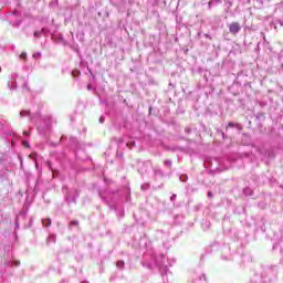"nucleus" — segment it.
I'll list each match as a JSON object with an SVG mask.
<instances>
[{"label": "nucleus", "mask_w": 283, "mask_h": 283, "mask_svg": "<svg viewBox=\"0 0 283 283\" xmlns=\"http://www.w3.org/2000/svg\"><path fill=\"white\" fill-rule=\"evenodd\" d=\"M62 192L67 205H76V199L81 196V192L76 188H67V186L62 187Z\"/></svg>", "instance_id": "f257e3e1"}, {"label": "nucleus", "mask_w": 283, "mask_h": 283, "mask_svg": "<svg viewBox=\"0 0 283 283\" xmlns=\"http://www.w3.org/2000/svg\"><path fill=\"white\" fill-rule=\"evenodd\" d=\"M155 264L159 268L161 277L165 282V276L169 274V268L167 266V258L165 256V254H159L155 256Z\"/></svg>", "instance_id": "f03ea898"}, {"label": "nucleus", "mask_w": 283, "mask_h": 283, "mask_svg": "<svg viewBox=\"0 0 283 283\" xmlns=\"http://www.w3.org/2000/svg\"><path fill=\"white\" fill-rule=\"evenodd\" d=\"M36 129L40 136H48L50 134V129H52V122L50 117H43L40 124H36Z\"/></svg>", "instance_id": "7ed1b4c3"}, {"label": "nucleus", "mask_w": 283, "mask_h": 283, "mask_svg": "<svg viewBox=\"0 0 283 283\" xmlns=\"http://www.w3.org/2000/svg\"><path fill=\"white\" fill-rule=\"evenodd\" d=\"M240 30H242V27L240 25V23L238 22H232L229 25V32L230 34H238V32H240Z\"/></svg>", "instance_id": "20e7f679"}, {"label": "nucleus", "mask_w": 283, "mask_h": 283, "mask_svg": "<svg viewBox=\"0 0 283 283\" xmlns=\"http://www.w3.org/2000/svg\"><path fill=\"white\" fill-rule=\"evenodd\" d=\"M147 169H149V161L143 163L142 166L138 168V172L143 176L147 174Z\"/></svg>", "instance_id": "39448f33"}, {"label": "nucleus", "mask_w": 283, "mask_h": 283, "mask_svg": "<svg viewBox=\"0 0 283 283\" xmlns=\"http://www.w3.org/2000/svg\"><path fill=\"white\" fill-rule=\"evenodd\" d=\"M39 119L43 120V117H41V112H36L31 115V119H30L31 123H35V120H39Z\"/></svg>", "instance_id": "423d86ee"}, {"label": "nucleus", "mask_w": 283, "mask_h": 283, "mask_svg": "<svg viewBox=\"0 0 283 283\" xmlns=\"http://www.w3.org/2000/svg\"><path fill=\"white\" fill-rule=\"evenodd\" d=\"M154 174H155L156 178H165V171H163V169H160V168H155Z\"/></svg>", "instance_id": "0eeeda50"}, {"label": "nucleus", "mask_w": 283, "mask_h": 283, "mask_svg": "<svg viewBox=\"0 0 283 283\" xmlns=\"http://www.w3.org/2000/svg\"><path fill=\"white\" fill-rule=\"evenodd\" d=\"M219 3H222V0H210L208 2V9L211 10L213 7L219 6Z\"/></svg>", "instance_id": "6e6552de"}, {"label": "nucleus", "mask_w": 283, "mask_h": 283, "mask_svg": "<svg viewBox=\"0 0 283 283\" xmlns=\"http://www.w3.org/2000/svg\"><path fill=\"white\" fill-rule=\"evenodd\" d=\"M193 283H207V275H199L197 279L193 280Z\"/></svg>", "instance_id": "1a4fd4ad"}, {"label": "nucleus", "mask_w": 283, "mask_h": 283, "mask_svg": "<svg viewBox=\"0 0 283 283\" xmlns=\"http://www.w3.org/2000/svg\"><path fill=\"white\" fill-rule=\"evenodd\" d=\"M24 116H28V118L31 119L32 113L28 109L21 111L20 112V118H24Z\"/></svg>", "instance_id": "9d476101"}, {"label": "nucleus", "mask_w": 283, "mask_h": 283, "mask_svg": "<svg viewBox=\"0 0 283 283\" xmlns=\"http://www.w3.org/2000/svg\"><path fill=\"white\" fill-rule=\"evenodd\" d=\"M6 178H8V169L2 168L0 170V180H6Z\"/></svg>", "instance_id": "9b49d317"}, {"label": "nucleus", "mask_w": 283, "mask_h": 283, "mask_svg": "<svg viewBox=\"0 0 283 283\" xmlns=\"http://www.w3.org/2000/svg\"><path fill=\"white\" fill-rule=\"evenodd\" d=\"M55 243L56 242V234H50L49 238L46 239V244L50 243Z\"/></svg>", "instance_id": "f8f14e48"}, {"label": "nucleus", "mask_w": 283, "mask_h": 283, "mask_svg": "<svg viewBox=\"0 0 283 283\" xmlns=\"http://www.w3.org/2000/svg\"><path fill=\"white\" fill-rule=\"evenodd\" d=\"M43 227H52V219H42Z\"/></svg>", "instance_id": "ddd939ff"}, {"label": "nucleus", "mask_w": 283, "mask_h": 283, "mask_svg": "<svg viewBox=\"0 0 283 283\" xmlns=\"http://www.w3.org/2000/svg\"><path fill=\"white\" fill-rule=\"evenodd\" d=\"M42 34H45V29H41V31H35L34 32L35 39H41Z\"/></svg>", "instance_id": "4468645a"}, {"label": "nucleus", "mask_w": 283, "mask_h": 283, "mask_svg": "<svg viewBox=\"0 0 283 283\" xmlns=\"http://www.w3.org/2000/svg\"><path fill=\"white\" fill-rule=\"evenodd\" d=\"M116 268L119 269V271H123V269H125V261H117Z\"/></svg>", "instance_id": "2eb2a0df"}, {"label": "nucleus", "mask_w": 283, "mask_h": 283, "mask_svg": "<svg viewBox=\"0 0 283 283\" xmlns=\"http://www.w3.org/2000/svg\"><path fill=\"white\" fill-rule=\"evenodd\" d=\"M8 87L11 90H17V80H13L12 82H8Z\"/></svg>", "instance_id": "dca6fc26"}, {"label": "nucleus", "mask_w": 283, "mask_h": 283, "mask_svg": "<svg viewBox=\"0 0 283 283\" xmlns=\"http://www.w3.org/2000/svg\"><path fill=\"white\" fill-rule=\"evenodd\" d=\"M227 9L226 11L229 12V10H231V7L233 6V2H231V0H224Z\"/></svg>", "instance_id": "f3484780"}, {"label": "nucleus", "mask_w": 283, "mask_h": 283, "mask_svg": "<svg viewBox=\"0 0 283 283\" xmlns=\"http://www.w3.org/2000/svg\"><path fill=\"white\" fill-rule=\"evenodd\" d=\"M228 127H237V129H242V126H241L240 124H235V123H233V122H230V123L228 124Z\"/></svg>", "instance_id": "a211bd4d"}, {"label": "nucleus", "mask_w": 283, "mask_h": 283, "mask_svg": "<svg viewBox=\"0 0 283 283\" xmlns=\"http://www.w3.org/2000/svg\"><path fill=\"white\" fill-rule=\"evenodd\" d=\"M70 143H71L72 145H75V147H78V139H77L76 137H71V138H70Z\"/></svg>", "instance_id": "6ab92c4d"}, {"label": "nucleus", "mask_w": 283, "mask_h": 283, "mask_svg": "<svg viewBox=\"0 0 283 283\" xmlns=\"http://www.w3.org/2000/svg\"><path fill=\"white\" fill-rule=\"evenodd\" d=\"M73 227H78V220H72V221L69 223V229H72Z\"/></svg>", "instance_id": "aec40b11"}, {"label": "nucleus", "mask_w": 283, "mask_h": 283, "mask_svg": "<svg viewBox=\"0 0 283 283\" xmlns=\"http://www.w3.org/2000/svg\"><path fill=\"white\" fill-rule=\"evenodd\" d=\"M243 193L245 196H253V190H251L250 188H245V189H243Z\"/></svg>", "instance_id": "412c9836"}, {"label": "nucleus", "mask_w": 283, "mask_h": 283, "mask_svg": "<svg viewBox=\"0 0 283 283\" xmlns=\"http://www.w3.org/2000/svg\"><path fill=\"white\" fill-rule=\"evenodd\" d=\"M164 165H165L166 167H168V169H171V165H172L171 159H166V160L164 161Z\"/></svg>", "instance_id": "4be33fe9"}, {"label": "nucleus", "mask_w": 283, "mask_h": 283, "mask_svg": "<svg viewBox=\"0 0 283 283\" xmlns=\"http://www.w3.org/2000/svg\"><path fill=\"white\" fill-rule=\"evenodd\" d=\"M179 180L181 182H187V180H189V177L187 175H181V176H179Z\"/></svg>", "instance_id": "5701e85b"}, {"label": "nucleus", "mask_w": 283, "mask_h": 283, "mask_svg": "<svg viewBox=\"0 0 283 283\" xmlns=\"http://www.w3.org/2000/svg\"><path fill=\"white\" fill-rule=\"evenodd\" d=\"M80 74H81V71H78V70L72 71V76H73L74 78L78 77Z\"/></svg>", "instance_id": "b1692460"}, {"label": "nucleus", "mask_w": 283, "mask_h": 283, "mask_svg": "<svg viewBox=\"0 0 283 283\" xmlns=\"http://www.w3.org/2000/svg\"><path fill=\"white\" fill-rule=\"evenodd\" d=\"M149 184H143L142 186H140V189H142V191H147V189H149Z\"/></svg>", "instance_id": "393cba45"}, {"label": "nucleus", "mask_w": 283, "mask_h": 283, "mask_svg": "<svg viewBox=\"0 0 283 283\" xmlns=\"http://www.w3.org/2000/svg\"><path fill=\"white\" fill-rule=\"evenodd\" d=\"M126 145L127 147H129V149H132L133 147H136V142L132 140V142H128Z\"/></svg>", "instance_id": "a878e982"}, {"label": "nucleus", "mask_w": 283, "mask_h": 283, "mask_svg": "<svg viewBox=\"0 0 283 283\" xmlns=\"http://www.w3.org/2000/svg\"><path fill=\"white\" fill-rule=\"evenodd\" d=\"M98 196H99V198H101L104 202H109V201H107V197L103 196V192H102V191H98Z\"/></svg>", "instance_id": "bb28decb"}, {"label": "nucleus", "mask_w": 283, "mask_h": 283, "mask_svg": "<svg viewBox=\"0 0 283 283\" xmlns=\"http://www.w3.org/2000/svg\"><path fill=\"white\" fill-rule=\"evenodd\" d=\"M12 17H17V19H19V17H21V13L17 10H14L12 13H11Z\"/></svg>", "instance_id": "cd10ccee"}, {"label": "nucleus", "mask_w": 283, "mask_h": 283, "mask_svg": "<svg viewBox=\"0 0 283 283\" xmlns=\"http://www.w3.org/2000/svg\"><path fill=\"white\" fill-rule=\"evenodd\" d=\"M21 265V261H12L11 262V266H20Z\"/></svg>", "instance_id": "c85d7f7f"}, {"label": "nucleus", "mask_w": 283, "mask_h": 283, "mask_svg": "<svg viewBox=\"0 0 283 283\" xmlns=\"http://www.w3.org/2000/svg\"><path fill=\"white\" fill-rule=\"evenodd\" d=\"M15 28H19L21 25V19H17L15 23L13 24Z\"/></svg>", "instance_id": "c756f323"}, {"label": "nucleus", "mask_w": 283, "mask_h": 283, "mask_svg": "<svg viewBox=\"0 0 283 283\" xmlns=\"http://www.w3.org/2000/svg\"><path fill=\"white\" fill-rule=\"evenodd\" d=\"M33 59H41V52H36L33 54Z\"/></svg>", "instance_id": "7c9ffc66"}, {"label": "nucleus", "mask_w": 283, "mask_h": 283, "mask_svg": "<svg viewBox=\"0 0 283 283\" xmlns=\"http://www.w3.org/2000/svg\"><path fill=\"white\" fill-rule=\"evenodd\" d=\"M176 198H178V196H177V195H172V196L170 197V202H176Z\"/></svg>", "instance_id": "2f4dec72"}, {"label": "nucleus", "mask_w": 283, "mask_h": 283, "mask_svg": "<svg viewBox=\"0 0 283 283\" xmlns=\"http://www.w3.org/2000/svg\"><path fill=\"white\" fill-rule=\"evenodd\" d=\"M22 145H23L24 147H30V143H29L28 140L22 142Z\"/></svg>", "instance_id": "473e14b6"}, {"label": "nucleus", "mask_w": 283, "mask_h": 283, "mask_svg": "<svg viewBox=\"0 0 283 283\" xmlns=\"http://www.w3.org/2000/svg\"><path fill=\"white\" fill-rule=\"evenodd\" d=\"M27 56H28V53L23 52L21 53L20 59H27Z\"/></svg>", "instance_id": "72a5a7b5"}, {"label": "nucleus", "mask_w": 283, "mask_h": 283, "mask_svg": "<svg viewBox=\"0 0 283 283\" xmlns=\"http://www.w3.org/2000/svg\"><path fill=\"white\" fill-rule=\"evenodd\" d=\"M17 76H19L17 73H13L12 75H11V78L13 80V81H17Z\"/></svg>", "instance_id": "f704fd0d"}, {"label": "nucleus", "mask_w": 283, "mask_h": 283, "mask_svg": "<svg viewBox=\"0 0 283 283\" xmlns=\"http://www.w3.org/2000/svg\"><path fill=\"white\" fill-rule=\"evenodd\" d=\"M185 132H186V134H191V128L186 127V128H185Z\"/></svg>", "instance_id": "c9c22d12"}, {"label": "nucleus", "mask_w": 283, "mask_h": 283, "mask_svg": "<svg viewBox=\"0 0 283 283\" xmlns=\"http://www.w3.org/2000/svg\"><path fill=\"white\" fill-rule=\"evenodd\" d=\"M99 123H105V117L104 116L99 117Z\"/></svg>", "instance_id": "e433bc0d"}, {"label": "nucleus", "mask_w": 283, "mask_h": 283, "mask_svg": "<svg viewBox=\"0 0 283 283\" xmlns=\"http://www.w3.org/2000/svg\"><path fill=\"white\" fill-rule=\"evenodd\" d=\"M221 259H223V260H231V258H229V256H226V255H221Z\"/></svg>", "instance_id": "4c0bfd02"}, {"label": "nucleus", "mask_w": 283, "mask_h": 283, "mask_svg": "<svg viewBox=\"0 0 283 283\" xmlns=\"http://www.w3.org/2000/svg\"><path fill=\"white\" fill-rule=\"evenodd\" d=\"M15 229H19V219L15 220Z\"/></svg>", "instance_id": "58836bf2"}, {"label": "nucleus", "mask_w": 283, "mask_h": 283, "mask_svg": "<svg viewBox=\"0 0 283 283\" xmlns=\"http://www.w3.org/2000/svg\"><path fill=\"white\" fill-rule=\"evenodd\" d=\"M87 90L90 91V90H94V87L92 86V84H88L87 85Z\"/></svg>", "instance_id": "ea45409f"}, {"label": "nucleus", "mask_w": 283, "mask_h": 283, "mask_svg": "<svg viewBox=\"0 0 283 283\" xmlns=\"http://www.w3.org/2000/svg\"><path fill=\"white\" fill-rule=\"evenodd\" d=\"M23 136H30V133H28V132H23Z\"/></svg>", "instance_id": "a19ab883"}, {"label": "nucleus", "mask_w": 283, "mask_h": 283, "mask_svg": "<svg viewBox=\"0 0 283 283\" xmlns=\"http://www.w3.org/2000/svg\"><path fill=\"white\" fill-rule=\"evenodd\" d=\"M208 196H209V198L213 197V192L209 191Z\"/></svg>", "instance_id": "79ce46f5"}, {"label": "nucleus", "mask_w": 283, "mask_h": 283, "mask_svg": "<svg viewBox=\"0 0 283 283\" xmlns=\"http://www.w3.org/2000/svg\"><path fill=\"white\" fill-rule=\"evenodd\" d=\"M222 138H227V135L224 133H221Z\"/></svg>", "instance_id": "37998d69"}, {"label": "nucleus", "mask_w": 283, "mask_h": 283, "mask_svg": "<svg viewBox=\"0 0 283 283\" xmlns=\"http://www.w3.org/2000/svg\"><path fill=\"white\" fill-rule=\"evenodd\" d=\"M205 36H206V39H211V36L209 34H206Z\"/></svg>", "instance_id": "c03bdc74"}, {"label": "nucleus", "mask_w": 283, "mask_h": 283, "mask_svg": "<svg viewBox=\"0 0 283 283\" xmlns=\"http://www.w3.org/2000/svg\"><path fill=\"white\" fill-rule=\"evenodd\" d=\"M0 129H3V124H1V122H0Z\"/></svg>", "instance_id": "a18cd8bd"}, {"label": "nucleus", "mask_w": 283, "mask_h": 283, "mask_svg": "<svg viewBox=\"0 0 283 283\" xmlns=\"http://www.w3.org/2000/svg\"><path fill=\"white\" fill-rule=\"evenodd\" d=\"M60 283H67V281L66 280H62Z\"/></svg>", "instance_id": "49530a36"}, {"label": "nucleus", "mask_w": 283, "mask_h": 283, "mask_svg": "<svg viewBox=\"0 0 283 283\" xmlns=\"http://www.w3.org/2000/svg\"><path fill=\"white\" fill-rule=\"evenodd\" d=\"M48 165H49V169H52V165L50 163Z\"/></svg>", "instance_id": "de8ad7c7"}, {"label": "nucleus", "mask_w": 283, "mask_h": 283, "mask_svg": "<svg viewBox=\"0 0 283 283\" xmlns=\"http://www.w3.org/2000/svg\"><path fill=\"white\" fill-rule=\"evenodd\" d=\"M118 143H123V138H119V139H118Z\"/></svg>", "instance_id": "09e8293b"}, {"label": "nucleus", "mask_w": 283, "mask_h": 283, "mask_svg": "<svg viewBox=\"0 0 283 283\" xmlns=\"http://www.w3.org/2000/svg\"><path fill=\"white\" fill-rule=\"evenodd\" d=\"M35 167H36V169H39V164L38 163H35Z\"/></svg>", "instance_id": "8fccbe9b"}, {"label": "nucleus", "mask_w": 283, "mask_h": 283, "mask_svg": "<svg viewBox=\"0 0 283 283\" xmlns=\"http://www.w3.org/2000/svg\"><path fill=\"white\" fill-rule=\"evenodd\" d=\"M6 264H7V266H10V261H8Z\"/></svg>", "instance_id": "3c124183"}, {"label": "nucleus", "mask_w": 283, "mask_h": 283, "mask_svg": "<svg viewBox=\"0 0 283 283\" xmlns=\"http://www.w3.org/2000/svg\"><path fill=\"white\" fill-rule=\"evenodd\" d=\"M24 87H28V83H24Z\"/></svg>", "instance_id": "603ef678"}]
</instances>
